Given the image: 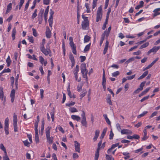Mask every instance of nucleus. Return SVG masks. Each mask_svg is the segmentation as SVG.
<instances>
[{
	"label": "nucleus",
	"mask_w": 160,
	"mask_h": 160,
	"mask_svg": "<svg viewBox=\"0 0 160 160\" xmlns=\"http://www.w3.org/2000/svg\"><path fill=\"white\" fill-rule=\"evenodd\" d=\"M51 128V127L49 126L45 129V133L47 142L50 144L52 143L54 139L53 137L51 136L50 134V130Z\"/></svg>",
	"instance_id": "1"
},
{
	"label": "nucleus",
	"mask_w": 160,
	"mask_h": 160,
	"mask_svg": "<svg viewBox=\"0 0 160 160\" xmlns=\"http://www.w3.org/2000/svg\"><path fill=\"white\" fill-rule=\"evenodd\" d=\"M81 72L82 75V77L86 79V81H88L87 74L88 70L86 69V66L85 64H82L81 65Z\"/></svg>",
	"instance_id": "2"
},
{
	"label": "nucleus",
	"mask_w": 160,
	"mask_h": 160,
	"mask_svg": "<svg viewBox=\"0 0 160 160\" xmlns=\"http://www.w3.org/2000/svg\"><path fill=\"white\" fill-rule=\"evenodd\" d=\"M39 122H35L34 130L35 131V139L36 143H38L39 142V138L38 134V124Z\"/></svg>",
	"instance_id": "3"
},
{
	"label": "nucleus",
	"mask_w": 160,
	"mask_h": 160,
	"mask_svg": "<svg viewBox=\"0 0 160 160\" xmlns=\"http://www.w3.org/2000/svg\"><path fill=\"white\" fill-rule=\"evenodd\" d=\"M102 7L101 6H100L98 8L97 13V17L96 21L97 22H98L101 20L102 19Z\"/></svg>",
	"instance_id": "4"
},
{
	"label": "nucleus",
	"mask_w": 160,
	"mask_h": 160,
	"mask_svg": "<svg viewBox=\"0 0 160 160\" xmlns=\"http://www.w3.org/2000/svg\"><path fill=\"white\" fill-rule=\"evenodd\" d=\"M152 126L148 125L146 126L144 130L143 131V137L142 138L143 140L145 141L148 138V137L147 136V130L149 129L152 127Z\"/></svg>",
	"instance_id": "5"
},
{
	"label": "nucleus",
	"mask_w": 160,
	"mask_h": 160,
	"mask_svg": "<svg viewBox=\"0 0 160 160\" xmlns=\"http://www.w3.org/2000/svg\"><path fill=\"white\" fill-rule=\"evenodd\" d=\"M40 49L41 51L45 55L47 56L49 55L50 56H51V51L49 48H47V49H46L44 46H42Z\"/></svg>",
	"instance_id": "6"
},
{
	"label": "nucleus",
	"mask_w": 160,
	"mask_h": 160,
	"mask_svg": "<svg viewBox=\"0 0 160 160\" xmlns=\"http://www.w3.org/2000/svg\"><path fill=\"white\" fill-rule=\"evenodd\" d=\"M9 119L8 118H7L5 120L4 122V130L5 134L6 135H8L9 134V132L8 131L9 128Z\"/></svg>",
	"instance_id": "7"
},
{
	"label": "nucleus",
	"mask_w": 160,
	"mask_h": 160,
	"mask_svg": "<svg viewBox=\"0 0 160 160\" xmlns=\"http://www.w3.org/2000/svg\"><path fill=\"white\" fill-rule=\"evenodd\" d=\"M160 48V46H154L152 49H150L147 52V54L149 55L152 52L156 53Z\"/></svg>",
	"instance_id": "8"
},
{
	"label": "nucleus",
	"mask_w": 160,
	"mask_h": 160,
	"mask_svg": "<svg viewBox=\"0 0 160 160\" xmlns=\"http://www.w3.org/2000/svg\"><path fill=\"white\" fill-rule=\"evenodd\" d=\"M89 25V22L88 21H83L82 22V28L84 30L87 29Z\"/></svg>",
	"instance_id": "9"
},
{
	"label": "nucleus",
	"mask_w": 160,
	"mask_h": 160,
	"mask_svg": "<svg viewBox=\"0 0 160 160\" xmlns=\"http://www.w3.org/2000/svg\"><path fill=\"white\" fill-rule=\"evenodd\" d=\"M74 142L75 150V151L80 152V144L77 141H75Z\"/></svg>",
	"instance_id": "10"
},
{
	"label": "nucleus",
	"mask_w": 160,
	"mask_h": 160,
	"mask_svg": "<svg viewBox=\"0 0 160 160\" xmlns=\"http://www.w3.org/2000/svg\"><path fill=\"white\" fill-rule=\"evenodd\" d=\"M121 133L122 134H131L132 133V132L128 129H123L121 131Z\"/></svg>",
	"instance_id": "11"
},
{
	"label": "nucleus",
	"mask_w": 160,
	"mask_h": 160,
	"mask_svg": "<svg viewBox=\"0 0 160 160\" xmlns=\"http://www.w3.org/2000/svg\"><path fill=\"white\" fill-rule=\"evenodd\" d=\"M39 62L41 64L44 65V66H46L48 63L47 61L45 60L42 56H39Z\"/></svg>",
	"instance_id": "12"
},
{
	"label": "nucleus",
	"mask_w": 160,
	"mask_h": 160,
	"mask_svg": "<svg viewBox=\"0 0 160 160\" xmlns=\"http://www.w3.org/2000/svg\"><path fill=\"white\" fill-rule=\"evenodd\" d=\"M15 92V91L14 89H12L11 92L10 96L11 98V101L12 102H13L14 101Z\"/></svg>",
	"instance_id": "13"
},
{
	"label": "nucleus",
	"mask_w": 160,
	"mask_h": 160,
	"mask_svg": "<svg viewBox=\"0 0 160 160\" xmlns=\"http://www.w3.org/2000/svg\"><path fill=\"white\" fill-rule=\"evenodd\" d=\"M159 11H160V8L155 9L153 11V12H154L153 16L156 17L158 15H160V12H159Z\"/></svg>",
	"instance_id": "14"
},
{
	"label": "nucleus",
	"mask_w": 160,
	"mask_h": 160,
	"mask_svg": "<svg viewBox=\"0 0 160 160\" xmlns=\"http://www.w3.org/2000/svg\"><path fill=\"white\" fill-rule=\"evenodd\" d=\"M46 36L47 38H50L51 36V31L48 27H47L46 32Z\"/></svg>",
	"instance_id": "15"
},
{
	"label": "nucleus",
	"mask_w": 160,
	"mask_h": 160,
	"mask_svg": "<svg viewBox=\"0 0 160 160\" xmlns=\"http://www.w3.org/2000/svg\"><path fill=\"white\" fill-rule=\"evenodd\" d=\"M71 118L73 120H75L78 122L80 121L81 119L80 117L76 115H72L71 116Z\"/></svg>",
	"instance_id": "16"
},
{
	"label": "nucleus",
	"mask_w": 160,
	"mask_h": 160,
	"mask_svg": "<svg viewBox=\"0 0 160 160\" xmlns=\"http://www.w3.org/2000/svg\"><path fill=\"white\" fill-rule=\"evenodd\" d=\"M12 9V3H9L7 6V10L6 12V14H7L9 13Z\"/></svg>",
	"instance_id": "17"
},
{
	"label": "nucleus",
	"mask_w": 160,
	"mask_h": 160,
	"mask_svg": "<svg viewBox=\"0 0 160 160\" xmlns=\"http://www.w3.org/2000/svg\"><path fill=\"white\" fill-rule=\"evenodd\" d=\"M111 96L110 95L108 94L107 96L106 100L107 103L110 105H112V103L111 100Z\"/></svg>",
	"instance_id": "18"
},
{
	"label": "nucleus",
	"mask_w": 160,
	"mask_h": 160,
	"mask_svg": "<svg viewBox=\"0 0 160 160\" xmlns=\"http://www.w3.org/2000/svg\"><path fill=\"white\" fill-rule=\"evenodd\" d=\"M81 122L82 124V126L86 127H87V122L86 121V118H82L81 120Z\"/></svg>",
	"instance_id": "19"
},
{
	"label": "nucleus",
	"mask_w": 160,
	"mask_h": 160,
	"mask_svg": "<svg viewBox=\"0 0 160 160\" xmlns=\"http://www.w3.org/2000/svg\"><path fill=\"white\" fill-rule=\"evenodd\" d=\"M151 88L149 87L146 89L144 91H142L141 93L139 95V97H141V96L145 95L146 93Z\"/></svg>",
	"instance_id": "20"
},
{
	"label": "nucleus",
	"mask_w": 160,
	"mask_h": 160,
	"mask_svg": "<svg viewBox=\"0 0 160 160\" xmlns=\"http://www.w3.org/2000/svg\"><path fill=\"white\" fill-rule=\"evenodd\" d=\"M16 33V31L15 27L13 28L12 30V40H14L15 38V35Z\"/></svg>",
	"instance_id": "21"
},
{
	"label": "nucleus",
	"mask_w": 160,
	"mask_h": 160,
	"mask_svg": "<svg viewBox=\"0 0 160 160\" xmlns=\"http://www.w3.org/2000/svg\"><path fill=\"white\" fill-rule=\"evenodd\" d=\"M105 73L104 69H103V76H102V84L104 85H105V84H106V80L105 76Z\"/></svg>",
	"instance_id": "22"
},
{
	"label": "nucleus",
	"mask_w": 160,
	"mask_h": 160,
	"mask_svg": "<svg viewBox=\"0 0 160 160\" xmlns=\"http://www.w3.org/2000/svg\"><path fill=\"white\" fill-rule=\"evenodd\" d=\"M11 62L10 56L9 55L6 60L8 67H9L10 66Z\"/></svg>",
	"instance_id": "23"
},
{
	"label": "nucleus",
	"mask_w": 160,
	"mask_h": 160,
	"mask_svg": "<svg viewBox=\"0 0 160 160\" xmlns=\"http://www.w3.org/2000/svg\"><path fill=\"white\" fill-rule=\"evenodd\" d=\"M107 128H105L103 129L102 132V134L100 136L101 139H102L104 137V136L105 135L106 133L107 132Z\"/></svg>",
	"instance_id": "24"
},
{
	"label": "nucleus",
	"mask_w": 160,
	"mask_h": 160,
	"mask_svg": "<svg viewBox=\"0 0 160 160\" xmlns=\"http://www.w3.org/2000/svg\"><path fill=\"white\" fill-rule=\"evenodd\" d=\"M79 71V67L78 65H77L76 66L75 68L73 71L74 74H78Z\"/></svg>",
	"instance_id": "25"
},
{
	"label": "nucleus",
	"mask_w": 160,
	"mask_h": 160,
	"mask_svg": "<svg viewBox=\"0 0 160 160\" xmlns=\"http://www.w3.org/2000/svg\"><path fill=\"white\" fill-rule=\"evenodd\" d=\"M91 45V43H90L89 44L87 45L85 47L84 50V52H87L89 51L90 49V46Z\"/></svg>",
	"instance_id": "26"
},
{
	"label": "nucleus",
	"mask_w": 160,
	"mask_h": 160,
	"mask_svg": "<svg viewBox=\"0 0 160 160\" xmlns=\"http://www.w3.org/2000/svg\"><path fill=\"white\" fill-rule=\"evenodd\" d=\"M72 51L73 53L76 55L77 54V51H76V47L75 45H73L71 46Z\"/></svg>",
	"instance_id": "27"
},
{
	"label": "nucleus",
	"mask_w": 160,
	"mask_h": 160,
	"mask_svg": "<svg viewBox=\"0 0 160 160\" xmlns=\"http://www.w3.org/2000/svg\"><path fill=\"white\" fill-rule=\"evenodd\" d=\"M90 39V37L88 36L85 35L84 36V43H86L88 42Z\"/></svg>",
	"instance_id": "28"
},
{
	"label": "nucleus",
	"mask_w": 160,
	"mask_h": 160,
	"mask_svg": "<svg viewBox=\"0 0 160 160\" xmlns=\"http://www.w3.org/2000/svg\"><path fill=\"white\" fill-rule=\"evenodd\" d=\"M99 150H97L95 154V160H98L99 156Z\"/></svg>",
	"instance_id": "29"
},
{
	"label": "nucleus",
	"mask_w": 160,
	"mask_h": 160,
	"mask_svg": "<svg viewBox=\"0 0 160 160\" xmlns=\"http://www.w3.org/2000/svg\"><path fill=\"white\" fill-rule=\"evenodd\" d=\"M0 148L3 151H4V153H6L7 152L6 150V149L3 145V144L2 143H1L0 144Z\"/></svg>",
	"instance_id": "30"
},
{
	"label": "nucleus",
	"mask_w": 160,
	"mask_h": 160,
	"mask_svg": "<svg viewBox=\"0 0 160 160\" xmlns=\"http://www.w3.org/2000/svg\"><path fill=\"white\" fill-rule=\"evenodd\" d=\"M148 112V111H144L142 112V113L139 114L137 116V118H140L143 116H144Z\"/></svg>",
	"instance_id": "31"
},
{
	"label": "nucleus",
	"mask_w": 160,
	"mask_h": 160,
	"mask_svg": "<svg viewBox=\"0 0 160 160\" xmlns=\"http://www.w3.org/2000/svg\"><path fill=\"white\" fill-rule=\"evenodd\" d=\"M149 45V43L148 42H146L144 44L142 45L140 47L139 49H141L143 48H145L148 47Z\"/></svg>",
	"instance_id": "32"
},
{
	"label": "nucleus",
	"mask_w": 160,
	"mask_h": 160,
	"mask_svg": "<svg viewBox=\"0 0 160 160\" xmlns=\"http://www.w3.org/2000/svg\"><path fill=\"white\" fill-rule=\"evenodd\" d=\"M69 110L71 112H78V110L74 107H71L69 108Z\"/></svg>",
	"instance_id": "33"
},
{
	"label": "nucleus",
	"mask_w": 160,
	"mask_h": 160,
	"mask_svg": "<svg viewBox=\"0 0 160 160\" xmlns=\"http://www.w3.org/2000/svg\"><path fill=\"white\" fill-rule=\"evenodd\" d=\"M23 143L24 144V145L27 147H29L30 144L31 143H30V142H29L27 140L23 141Z\"/></svg>",
	"instance_id": "34"
},
{
	"label": "nucleus",
	"mask_w": 160,
	"mask_h": 160,
	"mask_svg": "<svg viewBox=\"0 0 160 160\" xmlns=\"http://www.w3.org/2000/svg\"><path fill=\"white\" fill-rule=\"evenodd\" d=\"M106 160H114V158L112 156L106 154Z\"/></svg>",
	"instance_id": "35"
},
{
	"label": "nucleus",
	"mask_w": 160,
	"mask_h": 160,
	"mask_svg": "<svg viewBox=\"0 0 160 160\" xmlns=\"http://www.w3.org/2000/svg\"><path fill=\"white\" fill-rule=\"evenodd\" d=\"M44 91L42 89H40V97L42 99L44 98Z\"/></svg>",
	"instance_id": "36"
},
{
	"label": "nucleus",
	"mask_w": 160,
	"mask_h": 160,
	"mask_svg": "<svg viewBox=\"0 0 160 160\" xmlns=\"http://www.w3.org/2000/svg\"><path fill=\"white\" fill-rule=\"evenodd\" d=\"M145 82H142L140 84V88H138L139 89V90L140 91H142L143 89V87L145 85Z\"/></svg>",
	"instance_id": "37"
},
{
	"label": "nucleus",
	"mask_w": 160,
	"mask_h": 160,
	"mask_svg": "<svg viewBox=\"0 0 160 160\" xmlns=\"http://www.w3.org/2000/svg\"><path fill=\"white\" fill-rule=\"evenodd\" d=\"M18 119L16 115H14L13 116V124H17Z\"/></svg>",
	"instance_id": "38"
},
{
	"label": "nucleus",
	"mask_w": 160,
	"mask_h": 160,
	"mask_svg": "<svg viewBox=\"0 0 160 160\" xmlns=\"http://www.w3.org/2000/svg\"><path fill=\"white\" fill-rule=\"evenodd\" d=\"M69 40L70 41L69 44L70 46L75 45L73 42V38L72 37H70Z\"/></svg>",
	"instance_id": "39"
},
{
	"label": "nucleus",
	"mask_w": 160,
	"mask_h": 160,
	"mask_svg": "<svg viewBox=\"0 0 160 160\" xmlns=\"http://www.w3.org/2000/svg\"><path fill=\"white\" fill-rule=\"evenodd\" d=\"M25 1V0H20L19 3V9L20 10L22 7V6L23 4L24 3Z\"/></svg>",
	"instance_id": "40"
},
{
	"label": "nucleus",
	"mask_w": 160,
	"mask_h": 160,
	"mask_svg": "<svg viewBox=\"0 0 160 160\" xmlns=\"http://www.w3.org/2000/svg\"><path fill=\"white\" fill-rule=\"evenodd\" d=\"M53 19V18H49L48 20L49 26L52 27V25Z\"/></svg>",
	"instance_id": "41"
},
{
	"label": "nucleus",
	"mask_w": 160,
	"mask_h": 160,
	"mask_svg": "<svg viewBox=\"0 0 160 160\" xmlns=\"http://www.w3.org/2000/svg\"><path fill=\"white\" fill-rule=\"evenodd\" d=\"M119 74V72L118 71H117L112 73V75L113 77H116Z\"/></svg>",
	"instance_id": "42"
},
{
	"label": "nucleus",
	"mask_w": 160,
	"mask_h": 160,
	"mask_svg": "<svg viewBox=\"0 0 160 160\" xmlns=\"http://www.w3.org/2000/svg\"><path fill=\"white\" fill-rule=\"evenodd\" d=\"M37 9H35L34 11V13H33L32 16V19H33L34 18H35L37 16Z\"/></svg>",
	"instance_id": "43"
},
{
	"label": "nucleus",
	"mask_w": 160,
	"mask_h": 160,
	"mask_svg": "<svg viewBox=\"0 0 160 160\" xmlns=\"http://www.w3.org/2000/svg\"><path fill=\"white\" fill-rule=\"evenodd\" d=\"M57 129H58L60 131H61L62 133H64V131L60 125L58 126L57 127Z\"/></svg>",
	"instance_id": "44"
},
{
	"label": "nucleus",
	"mask_w": 160,
	"mask_h": 160,
	"mask_svg": "<svg viewBox=\"0 0 160 160\" xmlns=\"http://www.w3.org/2000/svg\"><path fill=\"white\" fill-rule=\"evenodd\" d=\"M85 7L87 8L86 12L87 13H90L91 12L89 8V4L88 3L85 4Z\"/></svg>",
	"instance_id": "45"
},
{
	"label": "nucleus",
	"mask_w": 160,
	"mask_h": 160,
	"mask_svg": "<svg viewBox=\"0 0 160 160\" xmlns=\"http://www.w3.org/2000/svg\"><path fill=\"white\" fill-rule=\"evenodd\" d=\"M3 160H10L7 154L4 153V155L3 157Z\"/></svg>",
	"instance_id": "46"
},
{
	"label": "nucleus",
	"mask_w": 160,
	"mask_h": 160,
	"mask_svg": "<svg viewBox=\"0 0 160 160\" xmlns=\"http://www.w3.org/2000/svg\"><path fill=\"white\" fill-rule=\"evenodd\" d=\"M75 104V102H70L67 103L66 104V106L68 107H71L72 106L74 105Z\"/></svg>",
	"instance_id": "47"
},
{
	"label": "nucleus",
	"mask_w": 160,
	"mask_h": 160,
	"mask_svg": "<svg viewBox=\"0 0 160 160\" xmlns=\"http://www.w3.org/2000/svg\"><path fill=\"white\" fill-rule=\"evenodd\" d=\"M109 32L107 31V30H106L104 31V32L102 34V35H104L103 36L104 37L105 36H106V37H108L109 34Z\"/></svg>",
	"instance_id": "48"
},
{
	"label": "nucleus",
	"mask_w": 160,
	"mask_h": 160,
	"mask_svg": "<svg viewBox=\"0 0 160 160\" xmlns=\"http://www.w3.org/2000/svg\"><path fill=\"white\" fill-rule=\"evenodd\" d=\"M104 35H102L101 36V39L100 42V46H101L102 44L103 41L104 39V37L103 36Z\"/></svg>",
	"instance_id": "49"
},
{
	"label": "nucleus",
	"mask_w": 160,
	"mask_h": 160,
	"mask_svg": "<svg viewBox=\"0 0 160 160\" xmlns=\"http://www.w3.org/2000/svg\"><path fill=\"white\" fill-rule=\"evenodd\" d=\"M134 61V58H133V57H132L130 58L129 59H128V60H127L125 63L127 64L128 63L130 62Z\"/></svg>",
	"instance_id": "50"
},
{
	"label": "nucleus",
	"mask_w": 160,
	"mask_h": 160,
	"mask_svg": "<svg viewBox=\"0 0 160 160\" xmlns=\"http://www.w3.org/2000/svg\"><path fill=\"white\" fill-rule=\"evenodd\" d=\"M79 157V156L78 154L76 153H74L73 154L72 157L74 159H76L78 158Z\"/></svg>",
	"instance_id": "51"
},
{
	"label": "nucleus",
	"mask_w": 160,
	"mask_h": 160,
	"mask_svg": "<svg viewBox=\"0 0 160 160\" xmlns=\"http://www.w3.org/2000/svg\"><path fill=\"white\" fill-rule=\"evenodd\" d=\"M116 127L118 130V131L121 132V131L122 130L120 125L119 123H117L116 125Z\"/></svg>",
	"instance_id": "52"
},
{
	"label": "nucleus",
	"mask_w": 160,
	"mask_h": 160,
	"mask_svg": "<svg viewBox=\"0 0 160 160\" xmlns=\"http://www.w3.org/2000/svg\"><path fill=\"white\" fill-rule=\"evenodd\" d=\"M141 51L140 50H138L137 52H133V55H138L141 54Z\"/></svg>",
	"instance_id": "53"
},
{
	"label": "nucleus",
	"mask_w": 160,
	"mask_h": 160,
	"mask_svg": "<svg viewBox=\"0 0 160 160\" xmlns=\"http://www.w3.org/2000/svg\"><path fill=\"white\" fill-rule=\"evenodd\" d=\"M86 94H87L86 91L84 92L83 93H81L80 94V97L81 99H82V98L86 95Z\"/></svg>",
	"instance_id": "54"
},
{
	"label": "nucleus",
	"mask_w": 160,
	"mask_h": 160,
	"mask_svg": "<svg viewBox=\"0 0 160 160\" xmlns=\"http://www.w3.org/2000/svg\"><path fill=\"white\" fill-rule=\"evenodd\" d=\"M14 129V131L15 132H18V125L17 124H13Z\"/></svg>",
	"instance_id": "55"
},
{
	"label": "nucleus",
	"mask_w": 160,
	"mask_h": 160,
	"mask_svg": "<svg viewBox=\"0 0 160 160\" xmlns=\"http://www.w3.org/2000/svg\"><path fill=\"white\" fill-rule=\"evenodd\" d=\"M43 4L48 5L50 3V0H43Z\"/></svg>",
	"instance_id": "56"
},
{
	"label": "nucleus",
	"mask_w": 160,
	"mask_h": 160,
	"mask_svg": "<svg viewBox=\"0 0 160 160\" xmlns=\"http://www.w3.org/2000/svg\"><path fill=\"white\" fill-rule=\"evenodd\" d=\"M32 30L33 31V35L35 37H37V33L35 29L34 28H32Z\"/></svg>",
	"instance_id": "57"
},
{
	"label": "nucleus",
	"mask_w": 160,
	"mask_h": 160,
	"mask_svg": "<svg viewBox=\"0 0 160 160\" xmlns=\"http://www.w3.org/2000/svg\"><path fill=\"white\" fill-rule=\"evenodd\" d=\"M149 95H148L147 96L145 97L140 100V101L141 102H143L145 100L148 99L149 98Z\"/></svg>",
	"instance_id": "58"
},
{
	"label": "nucleus",
	"mask_w": 160,
	"mask_h": 160,
	"mask_svg": "<svg viewBox=\"0 0 160 160\" xmlns=\"http://www.w3.org/2000/svg\"><path fill=\"white\" fill-rule=\"evenodd\" d=\"M29 3H30V2L28 1L26 3L25 6V7L24 8V11H25L27 10V9H28V6H29Z\"/></svg>",
	"instance_id": "59"
},
{
	"label": "nucleus",
	"mask_w": 160,
	"mask_h": 160,
	"mask_svg": "<svg viewBox=\"0 0 160 160\" xmlns=\"http://www.w3.org/2000/svg\"><path fill=\"white\" fill-rule=\"evenodd\" d=\"M63 93V99L62 102V103H64L66 99V95L65 93Z\"/></svg>",
	"instance_id": "60"
},
{
	"label": "nucleus",
	"mask_w": 160,
	"mask_h": 160,
	"mask_svg": "<svg viewBox=\"0 0 160 160\" xmlns=\"http://www.w3.org/2000/svg\"><path fill=\"white\" fill-rule=\"evenodd\" d=\"M114 136V134L112 132V131H111L110 132L109 135V139H112L113 138Z\"/></svg>",
	"instance_id": "61"
},
{
	"label": "nucleus",
	"mask_w": 160,
	"mask_h": 160,
	"mask_svg": "<svg viewBox=\"0 0 160 160\" xmlns=\"http://www.w3.org/2000/svg\"><path fill=\"white\" fill-rule=\"evenodd\" d=\"M28 39L30 42L33 43V39L32 37H28Z\"/></svg>",
	"instance_id": "62"
},
{
	"label": "nucleus",
	"mask_w": 160,
	"mask_h": 160,
	"mask_svg": "<svg viewBox=\"0 0 160 160\" xmlns=\"http://www.w3.org/2000/svg\"><path fill=\"white\" fill-rule=\"evenodd\" d=\"M54 12L51 9L50 12L49 18H53L52 17L54 14Z\"/></svg>",
	"instance_id": "63"
},
{
	"label": "nucleus",
	"mask_w": 160,
	"mask_h": 160,
	"mask_svg": "<svg viewBox=\"0 0 160 160\" xmlns=\"http://www.w3.org/2000/svg\"><path fill=\"white\" fill-rule=\"evenodd\" d=\"M119 145V143H117L115 144H113L112 145V147H111V149H114L115 147L118 146Z\"/></svg>",
	"instance_id": "64"
}]
</instances>
